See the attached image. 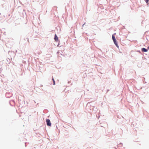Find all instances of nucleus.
I'll return each instance as SVG.
<instances>
[{"instance_id": "nucleus-1", "label": "nucleus", "mask_w": 149, "mask_h": 149, "mask_svg": "<svg viewBox=\"0 0 149 149\" xmlns=\"http://www.w3.org/2000/svg\"><path fill=\"white\" fill-rule=\"evenodd\" d=\"M47 125L48 126H51V124L50 120L49 119H47L46 120Z\"/></svg>"}, {"instance_id": "nucleus-2", "label": "nucleus", "mask_w": 149, "mask_h": 149, "mask_svg": "<svg viewBox=\"0 0 149 149\" xmlns=\"http://www.w3.org/2000/svg\"><path fill=\"white\" fill-rule=\"evenodd\" d=\"M54 39L56 41H57L58 40V38L56 34H55V35Z\"/></svg>"}, {"instance_id": "nucleus-3", "label": "nucleus", "mask_w": 149, "mask_h": 149, "mask_svg": "<svg viewBox=\"0 0 149 149\" xmlns=\"http://www.w3.org/2000/svg\"><path fill=\"white\" fill-rule=\"evenodd\" d=\"M113 41L115 44L116 45V47H118V48L119 47V46H118V45L117 43V42H116V40H113Z\"/></svg>"}, {"instance_id": "nucleus-4", "label": "nucleus", "mask_w": 149, "mask_h": 149, "mask_svg": "<svg viewBox=\"0 0 149 149\" xmlns=\"http://www.w3.org/2000/svg\"><path fill=\"white\" fill-rule=\"evenodd\" d=\"M116 35V33H115L114 34H113L112 36V39H113V40H116L115 38V36H114V35Z\"/></svg>"}, {"instance_id": "nucleus-5", "label": "nucleus", "mask_w": 149, "mask_h": 149, "mask_svg": "<svg viewBox=\"0 0 149 149\" xmlns=\"http://www.w3.org/2000/svg\"><path fill=\"white\" fill-rule=\"evenodd\" d=\"M142 51L143 52H147V49L145 48H143L142 49Z\"/></svg>"}, {"instance_id": "nucleus-6", "label": "nucleus", "mask_w": 149, "mask_h": 149, "mask_svg": "<svg viewBox=\"0 0 149 149\" xmlns=\"http://www.w3.org/2000/svg\"><path fill=\"white\" fill-rule=\"evenodd\" d=\"M52 80H53V84H54V85H55V81H54L53 78H52Z\"/></svg>"}, {"instance_id": "nucleus-7", "label": "nucleus", "mask_w": 149, "mask_h": 149, "mask_svg": "<svg viewBox=\"0 0 149 149\" xmlns=\"http://www.w3.org/2000/svg\"><path fill=\"white\" fill-rule=\"evenodd\" d=\"M146 2V3L148 4L149 0H144Z\"/></svg>"}, {"instance_id": "nucleus-8", "label": "nucleus", "mask_w": 149, "mask_h": 149, "mask_svg": "<svg viewBox=\"0 0 149 149\" xmlns=\"http://www.w3.org/2000/svg\"><path fill=\"white\" fill-rule=\"evenodd\" d=\"M1 72V70L0 69V73Z\"/></svg>"}]
</instances>
